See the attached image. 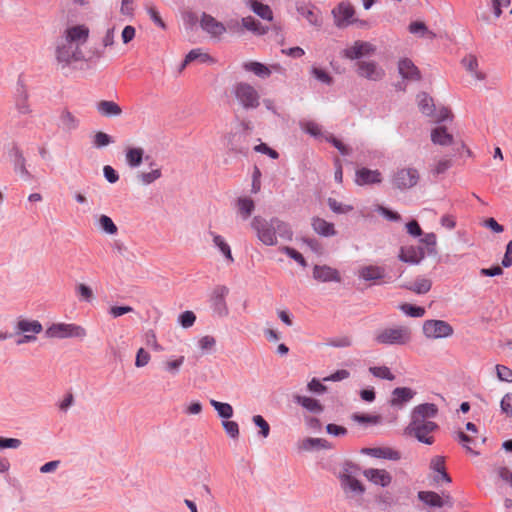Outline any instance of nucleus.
Returning a JSON list of instances; mask_svg holds the SVG:
<instances>
[{"label": "nucleus", "mask_w": 512, "mask_h": 512, "mask_svg": "<svg viewBox=\"0 0 512 512\" xmlns=\"http://www.w3.org/2000/svg\"><path fill=\"white\" fill-rule=\"evenodd\" d=\"M461 64L467 72L478 81H483L486 74L478 69V60L475 55L469 54L461 60Z\"/></svg>", "instance_id": "nucleus-28"}, {"label": "nucleus", "mask_w": 512, "mask_h": 512, "mask_svg": "<svg viewBox=\"0 0 512 512\" xmlns=\"http://www.w3.org/2000/svg\"><path fill=\"white\" fill-rule=\"evenodd\" d=\"M370 373L380 379H386L393 381L395 379L394 374L386 366H374L369 368Z\"/></svg>", "instance_id": "nucleus-48"}, {"label": "nucleus", "mask_w": 512, "mask_h": 512, "mask_svg": "<svg viewBox=\"0 0 512 512\" xmlns=\"http://www.w3.org/2000/svg\"><path fill=\"white\" fill-rule=\"evenodd\" d=\"M89 34L90 30L85 25H74L64 30L55 46V59L61 69L68 68L78 62L99 59L102 56L101 52L96 51L93 55L85 57L82 46L87 42Z\"/></svg>", "instance_id": "nucleus-1"}, {"label": "nucleus", "mask_w": 512, "mask_h": 512, "mask_svg": "<svg viewBox=\"0 0 512 512\" xmlns=\"http://www.w3.org/2000/svg\"><path fill=\"white\" fill-rule=\"evenodd\" d=\"M45 334L52 339H84L87 336L86 329L81 325L64 322L53 323L46 329Z\"/></svg>", "instance_id": "nucleus-4"}, {"label": "nucleus", "mask_w": 512, "mask_h": 512, "mask_svg": "<svg viewBox=\"0 0 512 512\" xmlns=\"http://www.w3.org/2000/svg\"><path fill=\"white\" fill-rule=\"evenodd\" d=\"M352 419L360 424H378L381 417L378 415H365L355 413L352 415Z\"/></svg>", "instance_id": "nucleus-55"}, {"label": "nucleus", "mask_w": 512, "mask_h": 512, "mask_svg": "<svg viewBox=\"0 0 512 512\" xmlns=\"http://www.w3.org/2000/svg\"><path fill=\"white\" fill-rule=\"evenodd\" d=\"M184 360V356H179L175 359H168L163 362V369L172 375H176L180 371Z\"/></svg>", "instance_id": "nucleus-45"}, {"label": "nucleus", "mask_w": 512, "mask_h": 512, "mask_svg": "<svg viewBox=\"0 0 512 512\" xmlns=\"http://www.w3.org/2000/svg\"><path fill=\"white\" fill-rule=\"evenodd\" d=\"M272 225H274L275 233H278L281 238L286 240L292 239L293 232L287 223L278 218H272Z\"/></svg>", "instance_id": "nucleus-43"}, {"label": "nucleus", "mask_w": 512, "mask_h": 512, "mask_svg": "<svg viewBox=\"0 0 512 512\" xmlns=\"http://www.w3.org/2000/svg\"><path fill=\"white\" fill-rule=\"evenodd\" d=\"M113 142V139L110 135L105 132L98 131L93 136V145L96 148H102L108 146Z\"/></svg>", "instance_id": "nucleus-52"}, {"label": "nucleus", "mask_w": 512, "mask_h": 512, "mask_svg": "<svg viewBox=\"0 0 512 512\" xmlns=\"http://www.w3.org/2000/svg\"><path fill=\"white\" fill-rule=\"evenodd\" d=\"M198 60L200 63H214L215 60L201 48L192 49L185 57L183 67L188 63Z\"/></svg>", "instance_id": "nucleus-37"}, {"label": "nucleus", "mask_w": 512, "mask_h": 512, "mask_svg": "<svg viewBox=\"0 0 512 512\" xmlns=\"http://www.w3.org/2000/svg\"><path fill=\"white\" fill-rule=\"evenodd\" d=\"M437 407L433 403H424L416 406L412 412V420H430L437 414Z\"/></svg>", "instance_id": "nucleus-27"}, {"label": "nucleus", "mask_w": 512, "mask_h": 512, "mask_svg": "<svg viewBox=\"0 0 512 512\" xmlns=\"http://www.w3.org/2000/svg\"><path fill=\"white\" fill-rule=\"evenodd\" d=\"M502 411L512 417V393H507L501 400Z\"/></svg>", "instance_id": "nucleus-64"}, {"label": "nucleus", "mask_w": 512, "mask_h": 512, "mask_svg": "<svg viewBox=\"0 0 512 512\" xmlns=\"http://www.w3.org/2000/svg\"><path fill=\"white\" fill-rule=\"evenodd\" d=\"M399 309L410 317L420 318L425 315V309L423 307L414 306L408 303L401 304Z\"/></svg>", "instance_id": "nucleus-47"}, {"label": "nucleus", "mask_w": 512, "mask_h": 512, "mask_svg": "<svg viewBox=\"0 0 512 512\" xmlns=\"http://www.w3.org/2000/svg\"><path fill=\"white\" fill-rule=\"evenodd\" d=\"M382 182V174L379 170L360 168L355 173V183L359 186L378 184Z\"/></svg>", "instance_id": "nucleus-16"}, {"label": "nucleus", "mask_w": 512, "mask_h": 512, "mask_svg": "<svg viewBox=\"0 0 512 512\" xmlns=\"http://www.w3.org/2000/svg\"><path fill=\"white\" fill-rule=\"evenodd\" d=\"M237 209L243 219H248L254 211V201L247 196L239 197L237 200Z\"/></svg>", "instance_id": "nucleus-38"}, {"label": "nucleus", "mask_w": 512, "mask_h": 512, "mask_svg": "<svg viewBox=\"0 0 512 512\" xmlns=\"http://www.w3.org/2000/svg\"><path fill=\"white\" fill-rule=\"evenodd\" d=\"M96 109L104 117H117L122 114V108L116 102L110 100L99 101Z\"/></svg>", "instance_id": "nucleus-29"}, {"label": "nucleus", "mask_w": 512, "mask_h": 512, "mask_svg": "<svg viewBox=\"0 0 512 512\" xmlns=\"http://www.w3.org/2000/svg\"><path fill=\"white\" fill-rule=\"evenodd\" d=\"M435 122H443L452 117L451 111L446 107H441L439 110H435L432 115H430Z\"/></svg>", "instance_id": "nucleus-62"}, {"label": "nucleus", "mask_w": 512, "mask_h": 512, "mask_svg": "<svg viewBox=\"0 0 512 512\" xmlns=\"http://www.w3.org/2000/svg\"><path fill=\"white\" fill-rule=\"evenodd\" d=\"M376 51L375 45L366 41H355L352 45L347 46L342 52V56L349 60L360 59L364 56L373 55Z\"/></svg>", "instance_id": "nucleus-11"}, {"label": "nucleus", "mask_w": 512, "mask_h": 512, "mask_svg": "<svg viewBox=\"0 0 512 512\" xmlns=\"http://www.w3.org/2000/svg\"><path fill=\"white\" fill-rule=\"evenodd\" d=\"M423 333L427 338H446L453 334L452 326L443 320H426L423 323Z\"/></svg>", "instance_id": "nucleus-9"}, {"label": "nucleus", "mask_w": 512, "mask_h": 512, "mask_svg": "<svg viewBox=\"0 0 512 512\" xmlns=\"http://www.w3.org/2000/svg\"><path fill=\"white\" fill-rule=\"evenodd\" d=\"M233 94L245 109H256L260 105V95L255 87L249 83H236L233 87Z\"/></svg>", "instance_id": "nucleus-5"}, {"label": "nucleus", "mask_w": 512, "mask_h": 512, "mask_svg": "<svg viewBox=\"0 0 512 512\" xmlns=\"http://www.w3.org/2000/svg\"><path fill=\"white\" fill-rule=\"evenodd\" d=\"M325 139L326 141L330 142L342 155L350 154V148L343 144L339 139H337L333 135H328L325 137Z\"/></svg>", "instance_id": "nucleus-59"}, {"label": "nucleus", "mask_w": 512, "mask_h": 512, "mask_svg": "<svg viewBox=\"0 0 512 512\" xmlns=\"http://www.w3.org/2000/svg\"><path fill=\"white\" fill-rule=\"evenodd\" d=\"M242 26L257 34V35H263L267 32V28L263 27L261 23L256 21L252 16H247L242 18Z\"/></svg>", "instance_id": "nucleus-42"}, {"label": "nucleus", "mask_w": 512, "mask_h": 512, "mask_svg": "<svg viewBox=\"0 0 512 512\" xmlns=\"http://www.w3.org/2000/svg\"><path fill=\"white\" fill-rule=\"evenodd\" d=\"M162 173L160 169H154L150 172H141L138 174V178L142 184L148 185L156 181L161 177Z\"/></svg>", "instance_id": "nucleus-53"}, {"label": "nucleus", "mask_w": 512, "mask_h": 512, "mask_svg": "<svg viewBox=\"0 0 512 512\" xmlns=\"http://www.w3.org/2000/svg\"><path fill=\"white\" fill-rule=\"evenodd\" d=\"M430 468L437 473L434 476V481L439 483L445 481L446 483L451 482V478L445 469V459L443 456H435L431 459Z\"/></svg>", "instance_id": "nucleus-26"}, {"label": "nucleus", "mask_w": 512, "mask_h": 512, "mask_svg": "<svg viewBox=\"0 0 512 512\" xmlns=\"http://www.w3.org/2000/svg\"><path fill=\"white\" fill-rule=\"evenodd\" d=\"M208 234L211 236L214 246L219 249L228 262L232 263L234 261L232 251L224 237L211 230L208 231Z\"/></svg>", "instance_id": "nucleus-32"}, {"label": "nucleus", "mask_w": 512, "mask_h": 512, "mask_svg": "<svg viewBox=\"0 0 512 512\" xmlns=\"http://www.w3.org/2000/svg\"><path fill=\"white\" fill-rule=\"evenodd\" d=\"M99 227L107 234L114 235L118 232V228L113 220L107 215H101L98 219Z\"/></svg>", "instance_id": "nucleus-46"}, {"label": "nucleus", "mask_w": 512, "mask_h": 512, "mask_svg": "<svg viewBox=\"0 0 512 512\" xmlns=\"http://www.w3.org/2000/svg\"><path fill=\"white\" fill-rule=\"evenodd\" d=\"M313 277L321 282H340L338 270L327 265H316L313 269Z\"/></svg>", "instance_id": "nucleus-18"}, {"label": "nucleus", "mask_w": 512, "mask_h": 512, "mask_svg": "<svg viewBox=\"0 0 512 512\" xmlns=\"http://www.w3.org/2000/svg\"><path fill=\"white\" fill-rule=\"evenodd\" d=\"M144 150L140 147L128 148L126 150V162L130 167H138L143 161Z\"/></svg>", "instance_id": "nucleus-39"}, {"label": "nucleus", "mask_w": 512, "mask_h": 512, "mask_svg": "<svg viewBox=\"0 0 512 512\" xmlns=\"http://www.w3.org/2000/svg\"><path fill=\"white\" fill-rule=\"evenodd\" d=\"M294 400L297 404L310 412L321 413L323 411V406L317 399L308 396L296 395L294 396Z\"/></svg>", "instance_id": "nucleus-35"}, {"label": "nucleus", "mask_w": 512, "mask_h": 512, "mask_svg": "<svg viewBox=\"0 0 512 512\" xmlns=\"http://www.w3.org/2000/svg\"><path fill=\"white\" fill-rule=\"evenodd\" d=\"M58 121V128L67 133L75 131L80 125V120L67 108L60 111Z\"/></svg>", "instance_id": "nucleus-17"}, {"label": "nucleus", "mask_w": 512, "mask_h": 512, "mask_svg": "<svg viewBox=\"0 0 512 512\" xmlns=\"http://www.w3.org/2000/svg\"><path fill=\"white\" fill-rule=\"evenodd\" d=\"M325 139L326 141L330 142L342 155L350 154V148L343 144L339 139H337L333 135H328L325 137Z\"/></svg>", "instance_id": "nucleus-58"}, {"label": "nucleus", "mask_w": 512, "mask_h": 512, "mask_svg": "<svg viewBox=\"0 0 512 512\" xmlns=\"http://www.w3.org/2000/svg\"><path fill=\"white\" fill-rule=\"evenodd\" d=\"M431 141L436 145L449 146L454 142V137L446 127L439 126L431 131Z\"/></svg>", "instance_id": "nucleus-30"}, {"label": "nucleus", "mask_w": 512, "mask_h": 512, "mask_svg": "<svg viewBox=\"0 0 512 512\" xmlns=\"http://www.w3.org/2000/svg\"><path fill=\"white\" fill-rule=\"evenodd\" d=\"M497 377L501 381L512 382V369L504 365L496 366Z\"/></svg>", "instance_id": "nucleus-63"}, {"label": "nucleus", "mask_w": 512, "mask_h": 512, "mask_svg": "<svg viewBox=\"0 0 512 512\" xmlns=\"http://www.w3.org/2000/svg\"><path fill=\"white\" fill-rule=\"evenodd\" d=\"M363 452L374 458L388 459L397 461L401 458L399 451L390 447L366 448Z\"/></svg>", "instance_id": "nucleus-24"}, {"label": "nucleus", "mask_w": 512, "mask_h": 512, "mask_svg": "<svg viewBox=\"0 0 512 512\" xmlns=\"http://www.w3.org/2000/svg\"><path fill=\"white\" fill-rule=\"evenodd\" d=\"M246 4L251 10L264 20L271 21L273 19V13L268 5L258 2L257 0H247Z\"/></svg>", "instance_id": "nucleus-36"}, {"label": "nucleus", "mask_w": 512, "mask_h": 512, "mask_svg": "<svg viewBox=\"0 0 512 512\" xmlns=\"http://www.w3.org/2000/svg\"><path fill=\"white\" fill-rule=\"evenodd\" d=\"M312 227L313 230L321 236L329 237L336 234L334 224L320 217H314L312 219Z\"/></svg>", "instance_id": "nucleus-31"}, {"label": "nucleus", "mask_w": 512, "mask_h": 512, "mask_svg": "<svg viewBox=\"0 0 512 512\" xmlns=\"http://www.w3.org/2000/svg\"><path fill=\"white\" fill-rule=\"evenodd\" d=\"M411 339V329L403 325L384 327L374 334V341L380 345L404 346L410 343Z\"/></svg>", "instance_id": "nucleus-2"}, {"label": "nucleus", "mask_w": 512, "mask_h": 512, "mask_svg": "<svg viewBox=\"0 0 512 512\" xmlns=\"http://www.w3.org/2000/svg\"><path fill=\"white\" fill-rule=\"evenodd\" d=\"M229 293V289L226 286H217L212 293V301L215 310L220 315H227L228 309L225 298Z\"/></svg>", "instance_id": "nucleus-22"}, {"label": "nucleus", "mask_w": 512, "mask_h": 512, "mask_svg": "<svg viewBox=\"0 0 512 512\" xmlns=\"http://www.w3.org/2000/svg\"><path fill=\"white\" fill-rule=\"evenodd\" d=\"M225 432L233 439L239 436V426L235 421L225 420L222 422Z\"/></svg>", "instance_id": "nucleus-61"}, {"label": "nucleus", "mask_w": 512, "mask_h": 512, "mask_svg": "<svg viewBox=\"0 0 512 512\" xmlns=\"http://www.w3.org/2000/svg\"><path fill=\"white\" fill-rule=\"evenodd\" d=\"M364 477L371 483L388 487L392 482V475L385 469L368 468L363 471Z\"/></svg>", "instance_id": "nucleus-15"}, {"label": "nucleus", "mask_w": 512, "mask_h": 512, "mask_svg": "<svg viewBox=\"0 0 512 512\" xmlns=\"http://www.w3.org/2000/svg\"><path fill=\"white\" fill-rule=\"evenodd\" d=\"M418 106L420 111L427 116L432 115L434 112L433 100L426 93L418 95Z\"/></svg>", "instance_id": "nucleus-44"}, {"label": "nucleus", "mask_w": 512, "mask_h": 512, "mask_svg": "<svg viewBox=\"0 0 512 512\" xmlns=\"http://www.w3.org/2000/svg\"><path fill=\"white\" fill-rule=\"evenodd\" d=\"M210 404L217 411L219 417L223 419H230L233 416L234 410L229 403L211 399Z\"/></svg>", "instance_id": "nucleus-40"}, {"label": "nucleus", "mask_w": 512, "mask_h": 512, "mask_svg": "<svg viewBox=\"0 0 512 512\" xmlns=\"http://www.w3.org/2000/svg\"><path fill=\"white\" fill-rule=\"evenodd\" d=\"M251 226L255 230L258 239L264 245L274 246L277 244V236L274 225H272V219L267 221L260 216H256L252 219Z\"/></svg>", "instance_id": "nucleus-6"}, {"label": "nucleus", "mask_w": 512, "mask_h": 512, "mask_svg": "<svg viewBox=\"0 0 512 512\" xmlns=\"http://www.w3.org/2000/svg\"><path fill=\"white\" fill-rule=\"evenodd\" d=\"M16 109L20 114L27 115L31 113L30 104L26 94H23L16 100Z\"/></svg>", "instance_id": "nucleus-60"}, {"label": "nucleus", "mask_w": 512, "mask_h": 512, "mask_svg": "<svg viewBox=\"0 0 512 512\" xmlns=\"http://www.w3.org/2000/svg\"><path fill=\"white\" fill-rule=\"evenodd\" d=\"M76 293L82 300L87 302L92 301L94 297L92 289L83 283L76 286Z\"/></svg>", "instance_id": "nucleus-57"}, {"label": "nucleus", "mask_w": 512, "mask_h": 512, "mask_svg": "<svg viewBox=\"0 0 512 512\" xmlns=\"http://www.w3.org/2000/svg\"><path fill=\"white\" fill-rule=\"evenodd\" d=\"M252 420L253 423L260 428V435L264 438H267L270 433V426L268 422L261 415L253 416Z\"/></svg>", "instance_id": "nucleus-56"}, {"label": "nucleus", "mask_w": 512, "mask_h": 512, "mask_svg": "<svg viewBox=\"0 0 512 512\" xmlns=\"http://www.w3.org/2000/svg\"><path fill=\"white\" fill-rule=\"evenodd\" d=\"M242 67L245 71L252 72L260 78H268L272 73L270 67L257 61L244 62Z\"/></svg>", "instance_id": "nucleus-34"}, {"label": "nucleus", "mask_w": 512, "mask_h": 512, "mask_svg": "<svg viewBox=\"0 0 512 512\" xmlns=\"http://www.w3.org/2000/svg\"><path fill=\"white\" fill-rule=\"evenodd\" d=\"M451 166V158H441L433 165V167L431 168V173L434 176H438L440 174L445 173Z\"/></svg>", "instance_id": "nucleus-49"}, {"label": "nucleus", "mask_w": 512, "mask_h": 512, "mask_svg": "<svg viewBox=\"0 0 512 512\" xmlns=\"http://www.w3.org/2000/svg\"><path fill=\"white\" fill-rule=\"evenodd\" d=\"M333 15L336 26L340 28L347 27L356 21L354 19L355 9L349 2L340 3L333 9Z\"/></svg>", "instance_id": "nucleus-13"}, {"label": "nucleus", "mask_w": 512, "mask_h": 512, "mask_svg": "<svg viewBox=\"0 0 512 512\" xmlns=\"http://www.w3.org/2000/svg\"><path fill=\"white\" fill-rule=\"evenodd\" d=\"M432 282L428 278H418L411 285L407 286V289L417 294H426L430 291Z\"/></svg>", "instance_id": "nucleus-41"}, {"label": "nucleus", "mask_w": 512, "mask_h": 512, "mask_svg": "<svg viewBox=\"0 0 512 512\" xmlns=\"http://www.w3.org/2000/svg\"><path fill=\"white\" fill-rule=\"evenodd\" d=\"M425 252L421 247L408 246L402 247L399 253V259L409 264H418L424 258Z\"/></svg>", "instance_id": "nucleus-20"}, {"label": "nucleus", "mask_w": 512, "mask_h": 512, "mask_svg": "<svg viewBox=\"0 0 512 512\" xmlns=\"http://www.w3.org/2000/svg\"><path fill=\"white\" fill-rule=\"evenodd\" d=\"M356 66L358 76L370 81H380L385 76L384 69L375 61H358Z\"/></svg>", "instance_id": "nucleus-12"}, {"label": "nucleus", "mask_w": 512, "mask_h": 512, "mask_svg": "<svg viewBox=\"0 0 512 512\" xmlns=\"http://www.w3.org/2000/svg\"><path fill=\"white\" fill-rule=\"evenodd\" d=\"M438 428L437 424L431 420H412L409 429L415 437L425 444L431 445L434 442L433 436L430 435Z\"/></svg>", "instance_id": "nucleus-8"}, {"label": "nucleus", "mask_w": 512, "mask_h": 512, "mask_svg": "<svg viewBox=\"0 0 512 512\" xmlns=\"http://www.w3.org/2000/svg\"><path fill=\"white\" fill-rule=\"evenodd\" d=\"M200 26L213 38H219L226 32V27L222 22L206 13L202 14Z\"/></svg>", "instance_id": "nucleus-14"}, {"label": "nucleus", "mask_w": 512, "mask_h": 512, "mask_svg": "<svg viewBox=\"0 0 512 512\" xmlns=\"http://www.w3.org/2000/svg\"><path fill=\"white\" fill-rule=\"evenodd\" d=\"M419 179L420 175L416 168L405 167L396 171L392 178V184L397 189L406 190L416 186Z\"/></svg>", "instance_id": "nucleus-7"}, {"label": "nucleus", "mask_w": 512, "mask_h": 512, "mask_svg": "<svg viewBox=\"0 0 512 512\" xmlns=\"http://www.w3.org/2000/svg\"><path fill=\"white\" fill-rule=\"evenodd\" d=\"M328 206L334 213L337 214H346L354 209L352 205L343 204L334 198L328 199Z\"/></svg>", "instance_id": "nucleus-51"}, {"label": "nucleus", "mask_w": 512, "mask_h": 512, "mask_svg": "<svg viewBox=\"0 0 512 512\" xmlns=\"http://www.w3.org/2000/svg\"><path fill=\"white\" fill-rule=\"evenodd\" d=\"M398 71L402 78L407 80L418 81L421 78V74L418 68L410 59L407 58L401 59L399 61Z\"/></svg>", "instance_id": "nucleus-21"}, {"label": "nucleus", "mask_w": 512, "mask_h": 512, "mask_svg": "<svg viewBox=\"0 0 512 512\" xmlns=\"http://www.w3.org/2000/svg\"><path fill=\"white\" fill-rule=\"evenodd\" d=\"M418 499L425 505L434 508H441L445 504L450 503V497L448 495L442 498L438 493L433 491L418 492Z\"/></svg>", "instance_id": "nucleus-19"}, {"label": "nucleus", "mask_w": 512, "mask_h": 512, "mask_svg": "<svg viewBox=\"0 0 512 512\" xmlns=\"http://www.w3.org/2000/svg\"><path fill=\"white\" fill-rule=\"evenodd\" d=\"M359 276L366 281L382 279L385 276V269L375 265L364 266L359 270Z\"/></svg>", "instance_id": "nucleus-33"}, {"label": "nucleus", "mask_w": 512, "mask_h": 512, "mask_svg": "<svg viewBox=\"0 0 512 512\" xmlns=\"http://www.w3.org/2000/svg\"><path fill=\"white\" fill-rule=\"evenodd\" d=\"M416 392L408 387H397L392 391V396L390 399V404L392 406L400 407L404 403L409 402L414 396Z\"/></svg>", "instance_id": "nucleus-25"}, {"label": "nucleus", "mask_w": 512, "mask_h": 512, "mask_svg": "<svg viewBox=\"0 0 512 512\" xmlns=\"http://www.w3.org/2000/svg\"><path fill=\"white\" fill-rule=\"evenodd\" d=\"M300 126L306 133L315 138L321 137L323 135L321 126L314 121L301 122Z\"/></svg>", "instance_id": "nucleus-50"}, {"label": "nucleus", "mask_w": 512, "mask_h": 512, "mask_svg": "<svg viewBox=\"0 0 512 512\" xmlns=\"http://www.w3.org/2000/svg\"><path fill=\"white\" fill-rule=\"evenodd\" d=\"M226 147L236 153H242L245 149V136L240 131H231L224 136Z\"/></svg>", "instance_id": "nucleus-23"}, {"label": "nucleus", "mask_w": 512, "mask_h": 512, "mask_svg": "<svg viewBox=\"0 0 512 512\" xmlns=\"http://www.w3.org/2000/svg\"><path fill=\"white\" fill-rule=\"evenodd\" d=\"M339 481L347 498L359 499L365 493L364 485L349 473H341L339 475Z\"/></svg>", "instance_id": "nucleus-10"}, {"label": "nucleus", "mask_w": 512, "mask_h": 512, "mask_svg": "<svg viewBox=\"0 0 512 512\" xmlns=\"http://www.w3.org/2000/svg\"><path fill=\"white\" fill-rule=\"evenodd\" d=\"M15 334L20 337L16 340L17 345L33 343L37 335L43 331V326L38 320L19 317L15 323Z\"/></svg>", "instance_id": "nucleus-3"}, {"label": "nucleus", "mask_w": 512, "mask_h": 512, "mask_svg": "<svg viewBox=\"0 0 512 512\" xmlns=\"http://www.w3.org/2000/svg\"><path fill=\"white\" fill-rule=\"evenodd\" d=\"M280 251H282L283 253H285L287 256H289L290 258H292L293 260H295L297 263H299L302 267H306L307 266V262L306 260L304 259L303 255L301 253H299L297 250L291 248V247H288V246H284L280 249Z\"/></svg>", "instance_id": "nucleus-54"}]
</instances>
